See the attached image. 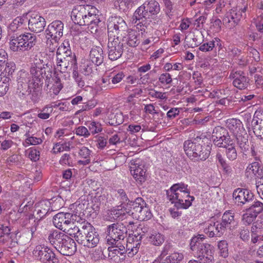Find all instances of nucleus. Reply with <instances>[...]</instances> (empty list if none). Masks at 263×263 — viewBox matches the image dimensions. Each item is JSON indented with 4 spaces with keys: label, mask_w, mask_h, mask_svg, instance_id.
<instances>
[{
    "label": "nucleus",
    "mask_w": 263,
    "mask_h": 263,
    "mask_svg": "<svg viewBox=\"0 0 263 263\" xmlns=\"http://www.w3.org/2000/svg\"><path fill=\"white\" fill-rule=\"evenodd\" d=\"M203 239V235H198L193 237L190 242L191 249L199 261L203 263H214L213 247L209 243L202 242Z\"/></svg>",
    "instance_id": "obj_1"
},
{
    "label": "nucleus",
    "mask_w": 263,
    "mask_h": 263,
    "mask_svg": "<svg viewBox=\"0 0 263 263\" xmlns=\"http://www.w3.org/2000/svg\"><path fill=\"white\" fill-rule=\"evenodd\" d=\"M160 12L159 3L156 0H148L145 1L141 6L139 7L135 11L133 15V21H140L144 18L150 22L154 21L155 24H159L160 19L158 15Z\"/></svg>",
    "instance_id": "obj_2"
},
{
    "label": "nucleus",
    "mask_w": 263,
    "mask_h": 263,
    "mask_svg": "<svg viewBox=\"0 0 263 263\" xmlns=\"http://www.w3.org/2000/svg\"><path fill=\"white\" fill-rule=\"evenodd\" d=\"M200 138L187 140L184 142L183 148L186 155L194 161L205 160L210 154Z\"/></svg>",
    "instance_id": "obj_3"
},
{
    "label": "nucleus",
    "mask_w": 263,
    "mask_h": 263,
    "mask_svg": "<svg viewBox=\"0 0 263 263\" xmlns=\"http://www.w3.org/2000/svg\"><path fill=\"white\" fill-rule=\"evenodd\" d=\"M30 72L31 78L28 81V90L30 93H34V97H36L37 93L42 89L44 80L43 74H46L44 64L34 63L30 67Z\"/></svg>",
    "instance_id": "obj_4"
},
{
    "label": "nucleus",
    "mask_w": 263,
    "mask_h": 263,
    "mask_svg": "<svg viewBox=\"0 0 263 263\" xmlns=\"http://www.w3.org/2000/svg\"><path fill=\"white\" fill-rule=\"evenodd\" d=\"M36 43V36L31 33H25L18 36L12 37L10 41V48L13 51H28Z\"/></svg>",
    "instance_id": "obj_5"
},
{
    "label": "nucleus",
    "mask_w": 263,
    "mask_h": 263,
    "mask_svg": "<svg viewBox=\"0 0 263 263\" xmlns=\"http://www.w3.org/2000/svg\"><path fill=\"white\" fill-rule=\"evenodd\" d=\"M106 242L108 245L116 244L123 240L127 236V229L122 223L116 222L109 225L106 230Z\"/></svg>",
    "instance_id": "obj_6"
},
{
    "label": "nucleus",
    "mask_w": 263,
    "mask_h": 263,
    "mask_svg": "<svg viewBox=\"0 0 263 263\" xmlns=\"http://www.w3.org/2000/svg\"><path fill=\"white\" fill-rule=\"evenodd\" d=\"M33 257L42 263H59L60 260L54 251L45 245L36 246L33 251Z\"/></svg>",
    "instance_id": "obj_7"
},
{
    "label": "nucleus",
    "mask_w": 263,
    "mask_h": 263,
    "mask_svg": "<svg viewBox=\"0 0 263 263\" xmlns=\"http://www.w3.org/2000/svg\"><path fill=\"white\" fill-rule=\"evenodd\" d=\"M131 214L133 217L139 221H146L152 217V214L148 206H146L144 200L141 198H137L132 203Z\"/></svg>",
    "instance_id": "obj_8"
},
{
    "label": "nucleus",
    "mask_w": 263,
    "mask_h": 263,
    "mask_svg": "<svg viewBox=\"0 0 263 263\" xmlns=\"http://www.w3.org/2000/svg\"><path fill=\"white\" fill-rule=\"evenodd\" d=\"M85 10L81 26L88 25L91 33L97 32L99 24L101 22L98 14V10L95 7L89 5H86Z\"/></svg>",
    "instance_id": "obj_9"
},
{
    "label": "nucleus",
    "mask_w": 263,
    "mask_h": 263,
    "mask_svg": "<svg viewBox=\"0 0 263 263\" xmlns=\"http://www.w3.org/2000/svg\"><path fill=\"white\" fill-rule=\"evenodd\" d=\"M71 220L77 221L79 222L82 219L79 217H77L75 214L60 212L53 217V223L57 228L65 232L67 226L71 224Z\"/></svg>",
    "instance_id": "obj_10"
},
{
    "label": "nucleus",
    "mask_w": 263,
    "mask_h": 263,
    "mask_svg": "<svg viewBox=\"0 0 263 263\" xmlns=\"http://www.w3.org/2000/svg\"><path fill=\"white\" fill-rule=\"evenodd\" d=\"M127 28L124 20L121 17H112L107 25L108 35L109 37H118L121 33Z\"/></svg>",
    "instance_id": "obj_11"
},
{
    "label": "nucleus",
    "mask_w": 263,
    "mask_h": 263,
    "mask_svg": "<svg viewBox=\"0 0 263 263\" xmlns=\"http://www.w3.org/2000/svg\"><path fill=\"white\" fill-rule=\"evenodd\" d=\"M108 57L111 61L119 59L123 52V44L118 37H109L107 45Z\"/></svg>",
    "instance_id": "obj_12"
},
{
    "label": "nucleus",
    "mask_w": 263,
    "mask_h": 263,
    "mask_svg": "<svg viewBox=\"0 0 263 263\" xmlns=\"http://www.w3.org/2000/svg\"><path fill=\"white\" fill-rule=\"evenodd\" d=\"M212 139L215 145L222 147L231 142L227 130L221 126L215 127L212 132Z\"/></svg>",
    "instance_id": "obj_13"
},
{
    "label": "nucleus",
    "mask_w": 263,
    "mask_h": 263,
    "mask_svg": "<svg viewBox=\"0 0 263 263\" xmlns=\"http://www.w3.org/2000/svg\"><path fill=\"white\" fill-rule=\"evenodd\" d=\"M254 197L253 193L250 190L237 188L233 193V198L234 203L238 206L242 207L244 205L247 208Z\"/></svg>",
    "instance_id": "obj_14"
},
{
    "label": "nucleus",
    "mask_w": 263,
    "mask_h": 263,
    "mask_svg": "<svg viewBox=\"0 0 263 263\" xmlns=\"http://www.w3.org/2000/svg\"><path fill=\"white\" fill-rule=\"evenodd\" d=\"M190 190L188 185L183 182L173 184L169 190L166 191L167 199L171 202H175V199L179 196L189 197Z\"/></svg>",
    "instance_id": "obj_15"
},
{
    "label": "nucleus",
    "mask_w": 263,
    "mask_h": 263,
    "mask_svg": "<svg viewBox=\"0 0 263 263\" xmlns=\"http://www.w3.org/2000/svg\"><path fill=\"white\" fill-rule=\"evenodd\" d=\"M64 24L61 21L56 20L49 24L45 30L46 39H51L55 42L59 41L63 34Z\"/></svg>",
    "instance_id": "obj_16"
},
{
    "label": "nucleus",
    "mask_w": 263,
    "mask_h": 263,
    "mask_svg": "<svg viewBox=\"0 0 263 263\" xmlns=\"http://www.w3.org/2000/svg\"><path fill=\"white\" fill-rule=\"evenodd\" d=\"M94 229L95 228L90 223L84 220L74 229L77 231L75 240L79 243L83 245L85 242H87V237L94 231Z\"/></svg>",
    "instance_id": "obj_17"
},
{
    "label": "nucleus",
    "mask_w": 263,
    "mask_h": 263,
    "mask_svg": "<svg viewBox=\"0 0 263 263\" xmlns=\"http://www.w3.org/2000/svg\"><path fill=\"white\" fill-rule=\"evenodd\" d=\"M143 168L144 166L140 164L139 160L131 162L130 173L136 182L140 184L144 182L146 179V171Z\"/></svg>",
    "instance_id": "obj_18"
},
{
    "label": "nucleus",
    "mask_w": 263,
    "mask_h": 263,
    "mask_svg": "<svg viewBox=\"0 0 263 263\" xmlns=\"http://www.w3.org/2000/svg\"><path fill=\"white\" fill-rule=\"evenodd\" d=\"M46 24L45 19L39 14H32L28 19V28L31 31L35 33H40L43 31Z\"/></svg>",
    "instance_id": "obj_19"
},
{
    "label": "nucleus",
    "mask_w": 263,
    "mask_h": 263,
    "mask_svg": "<svg viewBox=\"0 0 263 263\" xmlns=\"http://www.w3.org/2000/svg\"><path fill=\"white\" fill-rule=\"evenodd\" d=\"M229 77L233 80V85L238 89H245L249 85V79L242 71L232 72Z\"/></svg>",
    "instance_id": "obj_20"
},
{
    "label": "nucleus",
    "mask_w": 263,
    "mask_h": 263,
    "mask_svg": "<svg viewBox=\"0 0 263 263\" xmlns=\"http://www.w3.org/2000/svg\"><path fill=\"white\" fill-rule=\"evenodd\" d=\"M241 16L242 14L240 10H237L236 8H233L226 14L222 21L227 27L232 28L239 23Z\"/></svg>",
    "instance_id": "obj_21"
},
{
    "label": "nucleus",
    "mask_w": 263,
    "mask_h": 263,
    "mask_svg": "<svg viewBox=\"0 0 263 263\" xmlns=\"http://www.w3.org/2000/svg\"><path fill=\"white\" fill-rule=\"evenodd\" d=\"M220 223L225 230L228 229L231 232L238 226V221L235 218L234 213L231 211H227L223 214Z\"/></svg>",
    "instance_id": "obj_22"
},
{
    "label": "nucleus",
    "mask_w": 263,
    "mask_h": 263,
    "mask_svg": "<svg viewBox=\"0 0 263 263\" xmlns=\"http://www.w3.org/2000/svg\"><path fill=\"white\" fill-rule=\"evenodd\" d=\"M57 250L65 256H71L73 255L77 251V247L74 240L67 236L61 245L58 247Z\"/></svg>",
    "instance_id": "obj_23"
},
{
    "label": "nucleus",
    "mask_w": 263,
    "mask_h": 263,
    "mask_svg": "<svg viewBox=\"0 0 263 263\" xmlns=\"http://www.w3.org/2000/svg\"><path fill=\"white\" fill-rule=\"evenodd\" d=\"M57 69L61 71V73L65 72L67 70L71 69H78L77 66L76 57H71L70 58L57 59Z\"/></svg>",
    "instance_id": "obj_24"
},
{
    "label": "nucleus",
    "mask_w": 263,
    "mask_h": 263,
    "mask_svg": "<svg viewBox=\"0 0 263 263\" xmlns=\"http://www.w3.org/2000/svg\"><path fill=\"white\" fill-rule=\"evenodd\" d=\"M223 226H222L220 221L213 222L211 221L204 230V232L210 237H220L225 232Z\"/></svg>",
    "instance_id": "obj_25"
},
{
    "label": "nucleus",
    "mask_w": 263,
    "mask_h": 263,
    "mask_svg": "<svg viewBox=\"0 0 263 263\" xmlns=\"http://www.w3.org/2000/svg\"><path fill=\"white\" fill-rule=\"evenodd\" d=\"M67 236L59 230H52L49 231L47 239V241L57 250Z\"/></svg>",
    "instance_id": "obj_26"
},
{
    "label": "nucleus",
    "mask_w": 263,
    "mask_h": 263,
    "mask_svg": "<svg viewBox=\"0 0 263 263\" xmlns=\"http://www.w3.org/2000/svg\"><path fill=\"white\" fill-rule=\"evenodd\" d=\"M104 55L103 49L100 46H93L89 52V61L95 66H100L103 63Z\"/></svg>",
    "instance_id": "obj_27"
},
{
    "label": "nucleus",
    "mask_w": 263,
    "mask_h": 263,
    "mask_svg": "<svg viewBox=\"0 0 263 263\" xmlns=\"http://www.w3.org/2000/svg\"><path fill=\"white\" fill-rule=\"evenodd\" d=\"M96 191L95 195L92 199V202L93 203L92 208L94 211H99L101 206L103 208L104 207L107 202V198L105 194L103 193L102 188H98Z\"/></svg>",
    "instance_id": "obj_28"
},
{
    "label": "nucleus",
    "mask_w": 263,
    "mask_h": 263,
    "mask_svg": "<svg viewBox=\"0 0 263 263\" xmlns=\"http://www.w3.org/2000/svg\"><path fill=\"white\" fill-rule=\"evenodd\" d=\"M236 142L243 153L249 151L250 148V142L248 140V135L245 129L235 135Z\"/></svg>",
    "instance_id": "obj_29"
},
{
    "label": "nucleus",
    "mask_w": 263,
    "mask_h": 263,
    "mask_svg": "<svg viewBox=\"0 0 263 263\" xmlns=\"http://www.w3.org/2000/svg\"><path fill=\"white\" fill-rule=\"evenodd\" d=\"M218 47V50L222 49V41L218 37H215L209 42L201 45L199 49L202 52H210Z\"/></svg>",
    "instance_id": "obj_30"
},
{
    "label": "nucleus",
    "mask_w": 263,
    "mask_h": 263,
    "mask_svg": "<svg viewBox=\"0 0 263 263\" xmlns=\"http://www.w3.org/2000/svg\"><path fill=\"white\" fill-rule=\"evenodd\" d=\"M86 5H78L72 10L71 17L73 22L81 26L82 23V16L86 12Z\"/></svg>",
    "instance_id": "obj_31"
},
{
    "label": "nucleus",
    "mask_w": 263,
    "mask_h": 263,
    "mask_svg": "<svg viewBox=\"0 0 263 263\" xmlns=\"http://www.w3.org/2000/svg\"><path fill=\"white\" fill-rule=\"evenodd\" d=\"M194 199L193 196H191L189 194V197L180 196L178 198L175 199V202H171L174 203V206L177 209H186L191 205L192 202Z\"/></svg>",
    "instance_id": "obj_32"
},
{
    "label": "nucleus",
    "mask_w": 263,
    "mask_h": 263,
    "mask_svg": "<svg viewBox=\"0 0 263 263\" xmlns=\"http://www.w3.org/2000/svg\"><path fill=\"white\" fill-rule=\"evenodd\" d=\"M227 124L229 129L233 133L234 136L245 130L241 122L238 119H228Z\"/></svg>",
    "instance_id": "obj_33"
},
{
    "label": "nucleus",
    "mask_w": 263,
    "mask_h": 263,
    "mask_svg": "<svg viewBox=\"0 0 263 263\" xmlns=\"http://www.w3.org/2000/svg\"><path fill=\"white\" fill-rule=\"evenodd\" d=\"M68 45V42H67L66 43H63L59 47L57 51V59L64 58V59H65L66 58H70L71 56L72 57V55L73 57H76L75 54L72 53L71 50L69 48Z\"/></svg>",
    "instance_id": "obj_34"
},
{
    "label": "nucleus",
    "mask_w": 263,
    "mask_h": 263,
    "mask_svg": "<svg viewBox=\"0 0 263 263\" xmlns=\"http://www.w3.org/2000/svg\"><path fill=\"white\" fill-rule=\"evenodd\" d=\"M146 239L148 242L155 246H161L164 241V236L159 232L155 231L150 233Z\"/></svg>",
    "instance_id": "obj_35"
},
{
    "label": "nucleus",
    "mask_w": 263,
    "mask_h": 263,
    "mask_svg": "<svg viewBox=\"0 0 263 263\" xmlns=\"http://www.w3.org/2000/svg\"><path fill=\"white\" fill-rule=\"evenodd\" d=\"M251 124L255 135L260 139H263V122L262 120L254 117Z\"/></svg>",
    "instance_id": "obj_36"
},
{
    "label": "nucleus",
    "mask_w": 263,
    "mask_h": 263,
    "mask_svg": "<svg viewBox=\"0 0 263 263\" xmlns=\"http://www.w3.org/2000/svg\"><path fill=\"white\" fill-rule=\"evenodd\" d=\"M263 211V203L255 199L254 196L253 197L252 201L248 204L246 208V211H250L256 215H258Z\"/></svg>",
    "instance_id": "obj_37"
},
{
    "label": "nucleus",
    "mask_w": 263,
    "mask_h": 263,
    "mask_svg": "<svg viewBox=\"0 0 263 263\" xmlns=\"http://www.w3.org/2000/svg\"><path fill=\"white\" fill-rule=\"evenodd\" d=\"M87 238V242H85L83 246L89 248H92L96 247L99 243L100 237L98 232L95 228L94 231H93Z\"/></svg>",
    "instance_id": "obj_38"
},
{
    "label": "nucleus",
    "mask_w": 263,
    "mask_h": 263,
    "mask_svg": "<svg viewBox=\"0 0 263 263\" xmlns=\"http://www.w3.org/2000/svg\"><path fill=\"white\" fill-rule=\"evenodd\" d=\"M124 121L123 114L121 112L110 113L107 119V123L110 126H117L121 124Z\"/></svg>",
    "instance_id": "obj_39"
},
{
    "label": "nucleus",
    "mask_w": 263,
    "mask_h": 263,
    "mask_svg": "<svg viewBox=\"0 0 263 263\" xmlns=\"http://www.w3.org/2000/svg\"><path fill=\"white\" fill-rule=\"evenodd\" d=\"M246 173H252L259 178L261 175H263V167L258 162H254L248 166Z\"/></svg>",
    "instance_id": "obj_40"
},
{
    "label": "nucleus",
    "mask_w": 263,
    "mask_h": 263,
    "mask_svg": "<svg viewBox=\"0 0 263 263\" xmlns=\"http://www.w3.org/2000/svg\"><path fill=\"white\" fill-rule=\"evenodd\" d=\"M63 73H61V71L58 72L55 71L53 73V77L52 80L54 81V84L52 86V89L53 93L57 95L60 90L63 88V85L61 82L60 77Z\"/></svg>",
    "instance_id": "obj_41"
},
{
    "label": "nucleus",
    "mask_w": 263,
    "mask_h": 263,
    "mask_svg": "<svg viewBox=\"0 0 263 263\" xmlns=\"http://www.w3.org/2000/svg\"><path fill=\"white\" fill-rule=\"evenodd\" d=\"M138 36V34L136 31H129L126 36L127 44L132 47H137L140 43Z\"/></svg>",
    "instance_id": "obj_42"
},
{
    "label": "nucleus",
    "mask_w": 263,
    "mask_h": 263,
    "mask_svg": "<svg viewBox=\"0 0 263 263\" xmlns=\"http://www.w3.org/2000/svg\"><path fill=\"white\" fill-rule=\"evenodd\" d=\"M79 155L84 158V160H79L78 163L79 165H86L90 162V151L86 147L83 146L79 151Z\"/></svg>",
    "instance_id": "obj_43"
},
{
    "label": "nucleus",
    "mask_w": 263,
    "mask_h": 263,
    "mask_svg": "<svg viewBox=\"0 0 263 263\" xmlns=\"http://www.w3.org/2000/svg\"><path fill=\"white\" fill-rule=\"evenodd\" d=\"M10 231L9 227L0 224V243L5 244L11 238Z\"/></svg>",
    "instance_id": "obj_44"
},
{
    "label": "nucleus",
    "mask_w": 263,
    "mask_h": 263,
    "mask_svg": "<svg viewBox=\"0 0 263 263\" xmlns=\"http://www.w3.org/2000/svg\"><path fill=\"white\" fill-rule=\"evenodd\" d=\"M94 65L89 60H85L80 66V71L85 76H89L92 73Z\"/></svg>",
    "instance_id": "obj_45"
},
{
    "label": "nucleus",
    "mask_w": 263,
    "mask_h": 263,
    "mask_svg": "<svg viewBox=\"0 0 263 263\" xmlns=\"http://www.w3.org/2000/svg\"><path fill=\"white\" fill-rule=\"evenodd\" d=\"M52 112L53 106L50 104L47 105L39 111L37 117L43 120L47 119L50 117Z\"/></svg>",
    "instance_id": "obj_46"
},
{
    "label": "nucleus",
    "mask_w": 263,
    "mask_h": 263,
    "mask_svg": "<svg viewBox=\"0 0 263 263\" xmlns=\"http://www.w3.org/2000/svg\"><path fill=\"white\" fill-rule=\"evenodd\" d=\"M124 214L121 209H111L107 212L108 219L110 221L117 220Z\"/></svg>",
    "instance_id": "obj_47"
},
{
    "label": "nucleus",
    "mask_w": 263,
    "mask_h": 263,
    "mask_svg": "<svg viewBox=\"0 0 263 263\" xmlns=\"http://www.w3.org/2000/svg\"><path fill=\"white\" fill-rule=\"evenodd\" d=\"M223 147L226 148L227 156L229 160L233 161L237 158V151L233 143H229Z\"/></svg>",
    "instance_id": "obj_48"
},
{
    "label": "nucleus",
    "mask_w": 263,
    "mask_h": 263,
    "mask_svg": "<svg viewBox=\"0 0 263 263\" xmlns=\"http://www.w3.org/2000/svg\"><path fill=\"white\" fill-rule=\"evenodd\" d=\"M218 249L220 255L226 258L229 255L228 243L226 240H222L218 243Z\"/></svg>",
    "instance_id": "obj_49"
},
{
    "label": "nucleus",
    "mask_w": 263,
    "mask_h": 263,
    "mask_svg": "<svg viewBox=\"0 0 263 263\" xmlns=\"http://www.w3.org/2000/svg\"><path fill=\"white\" fill-rule=\"evenodd\" d=\"M115 196L121 204L124 203L128 204L129 202L131 203L133 202L130 201L126 192L123 189H120L117 190Z\"/></svg>",
    "instance_id": "obj_50"
},
{
    "label": "nucleus",
    "mask_w": 263,
    "mask_h": 263,
    "mask_svg": "<svg viewBox=\"0 0 263 263\" xmlns=\"http://www.w3.org/2000/svg\"><path fill=\"white\" fill-rule=\"evenodd\" d=\"M27 23L28 24V18L27 15H23L15 18L13 20L11 26L12 27H15L16 29H18V28H22Z\"/></svg>",
    "instance_id": "obj_51"
},
{
    "label": "nucleus",
    "mask_w": 263,
    "mask_h": 263,
    "mask_svg": "<svg viewBox=\"0 0 263 263\" xmlns=\"http://www.w3.org/2000/svg\"><path fill=\"white\" fill-rule=\"evenodd\" d=\"M125 242V249L126 250V252L129 251V256H133L136 254L137 253V249L136 248V247H135L134 238H129Z\"/></svg>",
    "instance_id": "obj_52"
},
{
    "label": "nucleus",
    "mask_w": 263,
    "mask_h": 263,
    "mask_svg": "<svg viewBox=\"0 0 263 263\" xmlns=\"http://www.w3.org/2000/svg\"><path fill=\"white\" fill-rule=\"evenodd\" d=\"M94 139V141L96 142V146L99 149H104L107 144V137L104 136L98 135L96 136Z\"/></svg>",
    "instance_id": "obj_53"
},
{
    "label": "nucleus",
    "mask_w": 263,
    "mask_h": 263,
    "mask_svg": "<svg viewBox=\"0 0 263 263\" xmlns=\"http://www.w3.org/2000/svg\"><path fill=\"white\" fill-rule=\"evenodd\" d=\"M164 6L165 14L170 18L174 13V3L171 0H162Z\"/></svg>",
    "instance_id": "obj_54"
},
{
    "label": "nucleus",
    "mask_w": 263,
    "mask_h": 263,
    "mask_svg": "<svg viewBox=\"0 0 263 263\" xmlns=\"http://www.w3.org/2000/svg\"><path fill=\"white\" fill-rule=\"evenodd\" d=\"M10 78L3 77V80L0 82V97L4 96L9 89Z\"/></svg>",
    "instance_id": "obj_55"
},
{
    "label": "nucleus",
    "mask_w": 263,
    "mask_h": 263,
    "mask_svg": "<svg viewBox=\"0 0 263 263\" xmlns=\"http://www.w3.org/2000/svg\"><path fill=\"white\" fill-rule=\"evenodd\" d=\"M184 258V256L181 253L174 252L170 255L167 256L165 258L168 259L169 261L173 263H180Z\"/></svg>",
    "instance_id": "obj_56"
},
{
    "label": "nucleus",
    "mask_w": 263,
    "mask_h": 263,
    "mask_svg": "<svg viewBox=\"0 0 263 263\" xmlns=\"http://www.w3.org/2000/svg\"><path fill=\"white\" fill-rule=\"evenodd\" d=\"M72 78L74 79L75 82L78 86L82 88L85 85V81L83 76L78 72L77 69H73L72 72Z\"/></svg>",
    "instance_id": "obj_57"
},
{
    "label": "nucleus",
    "mask_w": 263,
    "mask_h": 263,
    "mask_svg": "<svg viewBox=\"0 0 263 263\" xmlns=\"http://www.w3.org/2000/svg\"><path fill=\"white\" fill-rule=\"evenodd\" d=\"M257 215L250 211L243 214L242 217V221L246 224H250L256 218Z\"/></svg>",
    "instance_id": "obj_58"
},
{
    "label": "nucleus",
    "mask_w": 263,
    "mask_h": 263,
    "mask_svg": "<svg viewBox=\"0 0 263 263\" xmlns=\"http://www.w3.org/2000/svg\"><path fill=\"white\" fill-rule=\"evenodd\" d=\"M107 251L108 252V257L111 259H112L116 256L120 257V256L124 255L123 253H121V252H119V250L115 246L109 247L107 249Z\"/></svg>",
    "instance_id": "obj_59"
},
{
    "label": "nucleus",
    "mask_w": 263,
    "mask_h": 263,
    "mask_svg": "<svg viewBox=\"0 0 263 263\" xmlns=\"http://www.w3.org/2000/svg\"><path fill=\"white\" fill-rule=\"evenodd\" d=\"M159 81L162 85L170 84L172 82V76L168 73H163L159 76Z\"/></svg>",
    "instance_id": "obj_60"
},
{
    "label": "nucleus",
    "mask_w": 263,
    "mask_h": 263,
    "mask_svg": "<svg viewBox=\"0 0 263 263\" xmlns=\"http://www.w3.org/2000/svg\"><path fill=\"white\" fill-rule=\"evenodd\" d=\"M89 129L92 134L99 133L102 130L101 124L99 122H91L89 125Z\"/></svg>",
    "instance_id": "obj_61"
},
{
    "label": "nucleus",
    "mask_w": 263,
    "mask_h": 263,
    "mask_svg": "<svg viewBox=\"0 0 263 263\" xmlns=\"http://www.w3.org/2000/svg\"><path fill=\"white\" fill-rule=\"evenodd\" d=\"M240 238L243 241H248L250 239V232L248 228L241 227L239 231Z\"/></svg>",
    "instance_id": "obj_62"
},
{
    "label": "nucleus",
    "mask_w": 263,
    "mask_h": 263,
    "mask_svg": "<svg viewBox=\"0 0 263 263\" xmlns=\"http://www.w3.org/2000/svg\"><path fill=\"white\" fill-rule=\"evenodd\" d=\"M70 148L69 146H67L66 143L61 144L60 143H56L53 148V153L57 154L63 151H69Z\"/></svg>",
    "instance_id": "obj_63"
},
{
    "label": "nucleus",
    "mask_w": 263,
    "mask_h": 263,
    "mask_svg": "<svg viewBox=\"0 0 263 263\" xmlns=\"http://www.w3.org/2000/svg\"><path fill=\"white\" fill-rule=\"evenodd\" d=\"M43 142L42 139L40 138H36L35 137H29V139H26L24 145L26 147L30 145H38L42 143Z\"/></svg>",
    "instance_id": "obj_64"
}]
</instances>
